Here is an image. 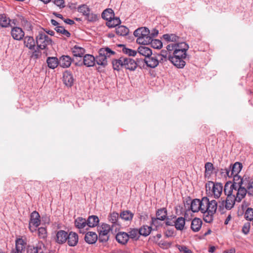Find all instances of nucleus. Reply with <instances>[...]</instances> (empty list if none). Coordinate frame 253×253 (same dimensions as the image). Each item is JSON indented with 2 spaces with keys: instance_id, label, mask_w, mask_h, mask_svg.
<instances>
[{
  "instance_id": "f257e3e1",
  "label": "nucleus",
  "mask_w": 253,
  "mask_h": 253,
  "mask_svg": "<svg viewBox=\"0 0 253 253\" xmlns=\"http://www.w3.org/2000/svg\"><path fill=\"white\" fill-rule=\"evenodd\" d=\"M224 192L227 197L225 200L219 203L218 209L220 211H223L224 208L227 210H231L233 208L235 202H240L246 196L244 190L237 191L236 189H231L228 185L224 186Z\"/></svg>"
},
{
  "instance_id": "f03ea898",
  "label": "nucleus",
  "mask_w": 253,
  "mask_h": 253,
  "mask_svg": "<svg viewBox=\"0 0 253 253\" xmlns=\"http://www.w3.org/2000/svg\"><path fill=\"white\" fill-rule=\"evenodd\" d=\"M217 209V203L214 200L210 201L207 197L202 198L201 212L203 214V219L207 223H211L213 215Z\"/></svg>"
},
{
  "instance_id": "7ed1b4c3",
  "label": "nucleus",
  "mask_w": 253,
  "mask_h": 253,
  "mask_svg": "<svg viewBox=\"0 0 253 253\" xmlns=\"http://www.w3.org/2000/svg\"><path fill=\"white\" fill-rule=\"evenodd\" d=\"M133 35L137 37L136 42L141 44H149L151 42L149 30L146 27L139 28L134 31Z\"/></svg>"
},
{
  "instance_id": "20e7f679",
  "label": "nucleus",
  "mask_w": 253,
  "mask_h": 253,
  "mask_svg": "<svg viewBox=\"0 0 253 253\" xmlns=\"http://www.w3.org/2000/svg\"><path fill=\"white\" fill-rule=\"evenodd\" d=\"M114 54L115 52L109 47L100 48L99 50V55L95 58V62L98 65L105 66L107 64V57Z\"/></svg>"
},
{
  "instance_id": "39448f33",
  "label": "nucleus",
  "mask_w": 253,
  "mask_h": 253,
  "mask_svg": "<svg viewBox=\"0 0 253 253\" xmlns=\"http://www.w3.org/2000/svg\"><path fill=\"white\" fill-rule=\"evenodd\" d=\"M206 189L207 191H211L212 194L215 198H219L223 191V186L220 183L208 181L206 184Z\"/></svg>"
},
{
  "instance_id": "423d86ee",
  "label": "nucleus",
  "mask_w": 253,
  "mask_h": 253,
  "mask_svg": "<svg viewBox=\"0 0 253 253\" xmlns=\"http://www.w3.org/2000/svg\"><path fill=\"white\" fill-rule=\"evenodd\" d=\"M111 230L110 226L106 223H103L97 227L98 232V240L100 242H106L109 238V234Z\"/></svg>"
},
{
  "instance_id": "0eeeda50",
  "label": "nucleus",
  "mask_w": 253,
  "mask_h": 253,
  "mask_svg": "<svg viewBox=\"0 0 253 253\" xmlns=\"http://www.w3.org/2000/svg\"><path fill=\"white\" fill-rule=\"evenodd\" d=\"M36 42L38 48L44 49L51 44L52 40L44 32L41 31L36 37Z\"/></svg>"
},
{
  "instance_id": "6e6552de",
  "label": "nucleus",
  "mask_w": 253,
  "mask_h": 253,
  "mask_svg": "<svg viewBox=\"0 0 253 253\" xmlns=\"http://www.w3.org/2000/svg\"><path fill=\"white\" fill-rule=\"evenodd\" d=\"M242 168V165L239 162H236L234 164L230 165L228 168L221 169V173H225L229 177H232L235 174L237 175L240 172Z\"/></svg>"
},
{
  "instance_id": "1a4fd4ad",
  "label": "nucleus",
  "mask_w": 253,
  "mask_h": 253,
  "mask_svg": "<svg viewBox=\"0 0 253 253\" xmlns=\"http://www.w3.org/2000/svg\"><path fill=\"white\" fill-rule=\"evenodd\" d=\"M232 177L233 178V183L227 182L225 185H228V186H229V188H231V189H236L237 191H238V190L239 191L240 190H244L245 191V195H246L247 192V189L244 186H242V183L240 182L242 178H241L238 174H235V175H233Z\"/></svg>"
},
{
  "instance_id": "9d476101",
  "label": "nucleus",
  "mask_w": 253,
  "mask_h": 253,
  "mask_svg": "<svg viewBox=\"0 0 253 253\" xmlns=\"http://www.w3.org/2000/svg\"><path fill=\"white\" fill-rule=\"evenodd\" d=\"M39 218L40 215L37 211H34L31 213L29 226V229L31 232H33L36 230V228L38 227L40 224V220Z\"/></svg>"
},
{
  "instance_id": "9b49d317",
  "label": "nucleus",
  "mask_w": 253,
  "mask_h": 253,
  "mask_svg": "<svg viewBox=\"0 0 253 253\" xmlns=\"http://www.w3.org/2000/svg\"><path fill=\"white\" fill-rule=\"evenodd\" d=\"M45 250L43 243L39 241L35 245H28L26 251L27 253H43Z\"/></svg>"
},
{
  "instance_id": "f8f14e48",
  "label": "nucleus",
  "mask_w": 253,
  "mask_h": 253,
  "mask_svg": "<svg viewBox=\"0 0 253 253\" xmlns=\"http://www.w3.org/2000/svg\"><path fill=\"white\" fill-rule=\"evenodd\" d=\"M186 58H182V57L177 56H169V60L176 67L178 68H183L186 64L185 59Z\"/></svg>"
},
{
  "instance_id": "ddd939ff",
  "label": "nucleus",
  "mask_w": 253,
  "mask_h": 253,
  "mask_svg": "<svg viewBox=\"0 0 253 253\" xmlns=\"http://www.w3.org/2000/svg\"><path fill=\"white\" fill-rule=\"evenodd\" d=\"M137 67V63L130 57L124 56V68L130 71H134Z\"/></svg>"
},
{
  "instance_id": "4468645a",
  "label": "nucleus",
  "mask_w": 253,
  "mask_h": 253,
  "mask_svg": "<svg viewBox=\"0 0 253 253\" xmlns=\"http://www.w3.org/2000/svg\"><path fill=\"white\" fill-rule=\"evenodd\" d=\"M24 32L21 28L15 27L12 28L11 35L15 40H21L24 36Z\"/></svg>"
},
{
  "instance_id": "2eb2a0df",
  "label": "nucleus",
  "mask_w": 253,
  "mask_h": 253,
  "mask_svg": "<svg viewBox=\"0 0 253 253\" xmlns=\"http://www.w3.org/2000/svg\"><path fill=\"white\" fill-rule=\"evenodd\" d=\"M78 235L75 232H70L67 234L66 241L69 246L74 247L76 246L78 243Z\"/></svg>"
},
{
  "instance_id": "dca6fc26",
  "label": "nucleus",
  "mask_w": 253,
  "mask_h": 253,
  "mask_svg": "<svg viewBox=\"0 0 253 253\" xmlns=\"http://www.w3.org/2000/svg\"><path fill=\"white\" fill-rule=\"evenodd\" d=\"M63 81L66 86L71 87L74 82L73 75L70 72H65L63 76Z\"/></svg>"
},
{
  "instance_id": "f3484780",
  "label": "nucleus",
  "mask_w": 253,
  "mask_h": 253,
  "mask_svg": "<svg viewBox=\"0 0 253 253\" xmlns=\"http://www.w3.org/2000/svg\"><path fill=\"white\" fill-rule=\"evenodd\" d=\"M144 62L148 67L152 68H154L158 65L156 54H152L151 56L145 58Z\"/></svg>"
},
{
  "instance_id": "a211bd4d",
  "label": "nucleus",
  "mask_w": 253,
  "mask_h": 253,
  "mask_svg": "<svg viewBox=\"0 0 253 253\" xmlns=\"http://www.w3.org/2000/svg\"><path fill=\"white\" fill-rule=\"evenodd\" d=\"M202 199L200 200L198 199L193 200L190 203V209L193 212L200 211L201 212Z\"/></svg>"
},
{
  "instance_id": "6ab92c4d",
  "label": "nucleus",
  "mask_w": 253,
  "mask_h": 253,
  "mask_svg": "<svg viewBox=\"0 0 253 253\" xmlns=\"http://www.w3.org/2000/svg\"><path fill=\"white\" fill-rule=\"evenodd\" d=\"M167 211L165 208H162L158 210L156 213L157 218H152V221L154 224L158 220H164L166 218Z\"/></svg>"
},
{
  "instance_id": "aec40b11",
  "label": "nucleus",
  "mask_w": 253,
  "mask_h": 253,
  "mask_svg": "<svg viewBox=\"0 0 253 253\" xmlns=\"http://www.w3.org/2000/svg\"><path fill=\"white\" fill-rule=\"evenodd\" d=\"M67 232L64 230L58 231L56 235L55 240L58 244H62L66 242Z\"/></svg>"
},
{
  "instance_id": "412c9836",
  "label": "nucleus",
  "mask_w": 253,
  "mask_h": 253,
  "mask_svg": "<svg viewBox=\"0 0 253 253\" xmlns=\"http://www.w3.org/2000/svg\"><path fill=\"white\" fill-rule=\"evenodd\" d=\"M116 239L120 244L125 245L128 241L129 236L127 233L124 232H120L117 234Z\"/></svg>"
},
{
  "instance_id": "4be33fe9",
  "label": "nucleus",
  "mask_w": 253,
  "mask_h": 253,
  "mask_svg": "<svg viewBox=\"0 0 253 253\" xmlns=\"http://www.w3.org/2000/svg\"><path fill=\"white\" fill-rule=\"evenodd\" d=\"M72 62V59L68 55H62L59 58V65L63 68L69 67Z\"/></svg>"
},
{
  "instance_id": "5701e85b",
  "label": "nucleus",
  "mask_w": 253,
  "mask_h": 253,
  "mask_svg": "<svg viewBox=\"0 0 253 253\" xmlns=\"http://www.w3.org/2000/svg\"><path fill=\"white\" fill-rule=\"evenodd\" d=\"M98 236L95 232H88L84 236V240L89 244L95 243L97 240Z\"/></svg>"
},
{
  "instance_id": "b1692460",
  "label": "nucleus",
  "mask_w": 253,
  "mask_h": 253,
  "mask_svg": "<svg viewBox=\"0 0 253 253\" xmlns=\"http://www.w3.org/2000/svg\"><path fill=\"white\" fill-rule=\"evenodd\" d=\"M95 62V57L91 54H86L83 58V64L86 67H92Z\"/></svg>"
},
{
  "instance_id": "393cba45",
  "label": "nucleus",
  "mask_w": 253,
  "mask_h": 253,
  "mask_svg": "<svg viewBox=\"0 0 253 253\" xmlns=\"http://www.w3.org/2000/svg\"><path fill=\"white\" fill-rule=\"evenodd\" d=\"M75 225L80 229V232H82V230L87 226L86 220L83 217H78L75 221Z\"/></svg>"
},
{
  "instance_id": "a878e982",
  "label": "nucleus",
  "mask_w": 253,
  "mask_h": 253,
  "mask_svg": "<svg viewBox=\"0 0 253 253\" xmlns=\"http://www.w3.org/2000/svg\"><path fill=\"white\" fill-rule=\"evenodd\" d=\"M202 225V221L198 218H195L192 221L191 228L194 232H198L200 230Z\"/></svg>"
},
{
  "instance_id": "bb28decb",
  "label": "nucleus",
  "mask_w": 253,
  "mask_h": 253,
  "mask_svg": "<svg viewBox=\"0 0 253 253\" xmlns=\"http://www.w3.org/2000/svg\"><path fill=\"white\" fill-rule=\"evenodd\" d=\"M99 222V219L96 215L89 216L87 220V226L89 227H94L96 226Z\"/></svg>"
},
{
  "instance_id": "cd10ccee",
  "label": "nucleus",
  "mask_w": 253,
  "mask_h": 253,
  "mask_svg": "<svg viewBox=\"0 0 253 253\" xmlns=\"http://www.w3.org/2000/svg\"><path fill=\"white\" fill-rule=\"evenodd\" d=\"M46 63L49 68L54 69L59 65V60L55 57H49L47 58Z\"/></svg>"
},
{
  "instance_id": "c85d7f7f",
  "label": "nucleus",
  "mask_w": 253,
  "mask_h": 253,
  "mask_svg": "<svg viewBox=\"0 0 253 253\" xmlns=\"http://www.w3.org/2000/svg\"><path fill=\"white\" fill-rule=\"evenodd\" d=\"M72 51L74 56L82 57L85 53V50L84 48L76 45L72 48Z\"/></svg>"
},
{
  "instance_id": "c756f323",
  "label": "nucleus",
  "mask_w": 253,
  "mask_h": 253,
  "mask_svg": "<svg viewBox=\"0 0 253 253\" xmlns=\"http://www.w3.org/2000/svg\"><path fill=\"white\" fill-rule=\"evenodd\" d=\"M138 52L145 57V58H147L148 56H150L152 54V50L146 46H140L137 49Z\"/></svg>"
},
{
  "instance_id": "7c9ffc66",
  "label": "nucleus",
  "mask_w": 253,
  "mask_h": 253,
  "mask_svg": "<svg viewBox=\"0 0 253 253\" xmlns=\"http://www.w3.org/2000/svg\"><path fill=\"white\" fill-rule=\"evenodd\" d=\"M112 65L113 69L115 70L119 71L122 68H124V56L113 60Z\"/></svg>"
},
{
  "instance_id": "2f4dec72",
  "label": "nucleus",
  "mask_w": 253,
  "mask_h": 253,
  "mask_svg": "<svg viewBox=\"0 0 253 253\" xmlns=\"http://www.w3.org/2000/svg\"><path fill=\"white\" fill-rule=\"evenodd\" d=\"M185 224V218L182 217H179L174 220V225L176 229L178 230H182Z\"/></svg>"
},
{
  "instance_id": "473e14b6",
  "label": "nucleus",
  "mask_w": 253,
  "mask_h": 253,
  "mask_svg": "<svg viewBox=\"0 0 253 253\" xmlns=\"http://www.w3.org/2000/svg\"><path fill=\"white\" fill-rule=\"evenodd\" d=\"M134 214L129 211H124L121 212L120 217L125 221H131L133 217Z\"/></svg>"
},
{
  "instance_id": "72a5a7b5",
  "label": "nucleus",
  "mask_w": 253,
  "mask_h": 253,
  "mask_svg": "<svg viewBox=\"0 0 253 253\" xmlns=\"http://www.w3.org/2000/svg\"><path fill=\"white\" fill-rule=\"evenodd\" d=\"M24 43L30 49H34L35 47V42L32 37L26 36L24 39Z\"/></svg>"
},
{
  "instance_id": "f704fd0d",
  "label": "nucleus",
  "mask_w": 253,
  "mask_h": 253,
  "mask_svg": "<svg viewBox=\"0 0 253 253\" xmlns=\"http://www.w3.org/2000/svg\"><path fill=\"white\" fill-rule=\"evenodd\" d=\"M164 39L167 42H171L176 43L179 42L180 38L178 36H176L174 34H164L163 36Z\"/></svg>"
},
{
  "instance_id": "c9c22d12",
  "label": "nucleus",
  "mask_w": 253,
  "mask_h": 253,
  "mask_svg": "<svg viewBox=\"0 0 253 253\" xmlns=\"http://www.w3.org/2000/svg\"><path fill=\"white\" fill-rule=\"evenodd\" d=\"M25 247L24 241L22 239H19L16 241V252L13 251L12 253H22Z\"/></svg>"
},
{
  "instance_id": "e433bc0d",
  "label": "nucleus",
  "mask_w": 253,
  "mask_h": 253,
  "mask_svg": "<svg viewBox=\"0 0 253 253\" xmlns=\"http://www.w3.org/2000/svg\"><path fill=\"white\" fill-rule=\"evenodd\" d=\"M114 16L113 10L111 8H108L103 11L102 13V17L103 19L108 21Z\"/></svg>"
},
{
  "instance_id": "4c0bfd02",
  "label": "nucleus",
  "mask_w": 253,
  "mask_h": 253,
  "mask_svg": "<svg viewBox=\"0 0 253 253\" xmlns=\"http://www.w3.org/2000/svg\"><path fill=\"white\" fill-rule=\"evenodd\" d=\"M116 33L119 36H125L128 34L129 30L125 26H119L116 28Z\"/></svg>"
},
{
  "instance_id": "58836bf2",
  "label": "nucleus",
  "mask_w": 253,
  "mask_h": 253,
  "mask_svg": "<svg viewBox=\"0 0 253 253\" xmlns=\"http://www.w3.org/2000/svg\"><path fill=\"white\" fill-rule=\"evenodd\" d=\"M10 20L4 14H0V25L2 27H7L9 26Z\"/></svg>"
},
{
  "instance_id": "ea45409f",
  "label": "nucleus",
  "mask_w": 253,
  "mask_h": 253,
  "mask_svg": "<svg viewBox=\"0 0 253 253\" xmlns=\"http://www.w3.org/2000/svg\"><path fill=\"white\" fill-rule=\"evenodd\" d=\"M121 24V20L118 17H114V16L107 21V26L110 28H113Z\"/></svg>"
},
{
  "instance_id": "a19ab883",
  "label": "nucleus",
  "mask_w": 253,
  "mask_h": 253,
  "mask_svg": "<svg viewBox=\"0 0 253 253\" xmlns=\"http://www.w3.org/2000/svg\"><path fill=\"white\" fill-rule=\"evenodd\" d=\"M188 48V45L185 42H180V40L179 42L175 43V50L177 49L180 51L182 50L183 51L186 52Z\"/></svg>"
},
{
  "instance_id": "79ce46f5",
  "label": "nucleus",
  "mask_w": 253,
  "mask_h": 253,
  "mask_svg": "<svg viewBox=\"0 0 253 253\" xmlns=\"http://www.w3.org/2000/svg\"><path fill=\"white\" fill-rule=\"evenodd\" d=\"M151 231V227L147 225H143L140 228L139 233L140 235L147 236L150 234Z\"/></svg>"
},
{
  "instance_id": "37998d69",
  "label": "nucleus",
  "mask_w": 253,
  "mask_h": 253,
  "mask_svg": "<svg viewBox=\"0 0 253 253\" xmlns=\"http://www.w3.org/2000/svg\"><path fill=\"white\" fill-rule=\"evenodd\" d=\"M120 46L123 47V52L129 56H135L137 54L136 51L126 48L124 45L120 44Z\"/></svg>"
},
{
  "instance_id": "c03bdc74",
  "label": "nucleus",
  "mask_w": 253,
  "mask_h": 253,
  "mask_svg": "<svg viewBox=\"0 0 253 253\" xmlns=\"http://www.w3.org/2000/svg\"><path fill=\"white\" fill-rule=\"evenodd\" d=\"M119 214L117 212H113L109 216V220L112 223L118 225Z\"/></svg>"
},
{
  "instance_id": "a18cd8bd",
  "label": "nucleus",
  "mask_w": 253,
  "mask_h": 253,
  "mask_svg": "<svg viewBox=\"0 0 253 253\" xmlns=\"http://www.w3.org/2000/svg\"><path fill=\"white\" fill-rule=\"evenodd\" d=\"M128 235L129 236V238H130L131 239L137 240L139 237L140 234L139 233V230L135 229H133L129 232Z\"/></svg>"
},
{
  "instance_id": "49530a36",
  "label": "nucleus",
  "mask_w": 253,
  "mask_h": 253,
  "mask_svg": "<svg viewBox=\"0 0 253 253\" xmlns=\"http://www.w3.org/2000/svg\"><path fill=\"white\" fill-rule=\"evenodd\" d=\"M55 30L57 33L62 34L66 37H69L71 36L70 33L62 26H57Z\"/></svg>"
},
{
  "instance_id": "de8ad7c7",
  "label": "nucleus",
  "mask_w": 253,
  "mask_h": 253,
  "mask_svg": "<svg viewBox=\"0 0 253 253\" xmlns=\"http://www.w3.org/2000/svg\"><path fill=\"white\" fill-rule=\"evenodd\" d=\"M78 11L79 12L82 13L85 16L90 12V9L86 5L82 4L78 7Z\"/></svg>"
},
{
  "instance_id": "09e8293b",
  "label": "nucleus",
  "mask_w": 253,
  "mask_h": 253,
  "mask_svg": "<svg viewBox=\"0 0 253 253\" xmlns=\"http://www.w3.org/2000/svg\"><path fill=\"white\" fill-rule=\"evenodd\" d=\"M244 216L247 220L251 221L253 218V209L248 208L245 212Z\"/></svg>"
},
{
  "instance_id": "8fccbe9b",
  "label": "nucleus",
  "mask_w": 253,
  "mask_h": 253,
  "mask_svg": "<svg viewBox=\"0 0 253 253\" xmlns=\"http://www.w3.org/2000/svg\"><path fill=\"white\" fill-rule=\"evenodd\" d=\"M150 43H151L152 46L154 48H161L162 47V42L159 40H153L151 38Z\"/></svg>"
},
{
  "instance_id": "3c124183",
  "label": "nucleus",
  "mask_w": 253,
  "mask_h": 253,
  "mask_svg": "<svg viewBox=\"0 0 253 253\" xmlns=\"http://www.w3.org/2000/svg\"><path fill=\"white\" fill-rule=\"evenodd\" d=\"M38 234L39 238L44 239L47 235L46 229L44 227L39 228L38 230Z\"/></svg>"
},
{
  "instance_id": "603ef678",
  "label": "nucleus",
  "mask_w": 253,
  "mask_h": 253,
  "mask_svg": "<svg viewBox=\"0 0 253 253\" xmlns=\"http://www.w3.org/2000/svg\"><path fill=\"white\" fill-rule=\"evenodd\" d=\"M86 19L90 22H94L97 20L98 16L96 14L89 12L87 15H85Z\"/></svg>"
},
{
  "instance_id": "864d4df0",
  "label": "nucleus",
  "mask_w": 253,
  "mask_h": 253,
  "mask_svg": "<svg viewBox=\"0 0 253 253\" xmlns=\"http://www.w3.org/2000/svg\"><path fill=\"white\" fill-rule=\"evenodd\" d=\"M173 56H177L178 55V57H182V58H186L187 57V54L186 52L183 51L182 50H174L173 52Z\"/></svg>"
},
{
  "instance_id": "5fc2aeb1",
  "label": "nucleus",
  "mask_w": 253,
  "mask_h": 253,
  "mask_svg": "<svg viewBox=\"0 0 253 253\" xmlns=\"http://www.w3.org/2000/svg\"><path fill=\"white\" fill-rule=\"evenodd\" d=\"M39 48H37V50H35V51H33L31 55V58H33L34 59H37L38 58H40L42 55V52L39 50Z\"/></svg>"
},
{
  "instance_id": "6e6d98bb",
  "label": "nucleus",
  "mask_w": 253,
  "mask_h": 253,
  "mask_svg": "<svg viewBox=\"0 0 253 253\" xmlns=\"http://www.w3.org/2000/svg\"><path fill=\"white\" fill-rule=\"evenodd\" d=\"M251 181L250 179V177L248 176H244L243 178H242L240 182L242 183V186L244 185L245 186H247L249 185V183L251 182Z\"/></svg>"
},
{
  "instance_id": "4d7b16f0",
  "label": "nucleus",
  "mask_w": 253,
  "mask_h": 253,
  "mask_svg": "<svg viewBox=\"0 0 253 253\" xmlns=\"http://www.w3.org/2000/svg\"><path fill=\"white\" fill-rule=\"evenodd\" d=\"M178 249L180 252L183 253H193L192 251L185 246H178Z\"/></svg>"
},
{
  "instance_id": "13d9d810",
  "label": "nucleus",
  "mask_w": 253,
  "mask_h": 253,
  "mask_svg": "<svg viewBox=\"0 0 253 253\" xmlns=\"http://www.w3.org/2000/svg\"><path fill=\"white\" fill-rule=\"evenodd\" d=\"M205 174H206L208 172H211L213 167V165L210 162H208L206 163L205 165Z\"/></svg>"
},
{
  "instance_id": "bf43d9fd",
  "label": "nucleus",
  "mask_w": 253,
  "mask_h": 253,
  "mask_svg": "<svg viewBox=\"0 0 253 253\" xmlns=\"http://www.w3.org/2000/svg\"><path fill=\"white\" fill-rule=\"evenodd\" d=\"M246 189L247 191V193L249 195L253 196V181L249 183V185H248Z\"/></svg>"
},
{
  "instance_id": "052dcab7",
  "label": "nucleus",
  "mask_w": 253,
  "mask_h": 253,
  "mask_svg": "<svg viewBox=\"0 0 253 253\" xmlns=\"http://www.w3.org/2000/svg\"><path fill=\"white\" fill-rule=\"evenodd\" d=\"M250 229V223L249 222L246 223L244 224L242 228V232L245 234L247 235L249 233Z\"/></svg>"
},
{
  "instance_id": "680f3d73",
  "label": "nucleus",
  "mask_w": 253,
  "mask_h": 253,
  "mask_svg": "<svg viewBox=\"0 0 253 253\" xmlns=\"http://www.w3.org/2000/svg\"><path fill=\"white\" fill-rule=\"evenodd\" d=\"M52 2L57 6L60 8H63L65 6V1L64 0H52Z\"/></svg>"
},
{
  "instance_id": "e2e57ef3",
  "label": "nucleus",
  "mask_w": 253,
  "mask_h": 253,
  "mask_svg": "<svg viewBox=\"0 0 253 253\" xmlns=\"http://www.w3.org/2000/svg\"><path fill=\"white\" fill-rule=\"evenodd\" d=\"M159 55V57H165L169 58V56L171 55L170 53H169L167 50H162L161 51L160 54H158Z\"/></svg>"
},
{
  "instance_id": "0e129e2a",
  "label": "nucleus",
  "mask_w": 253,
  "mask_h": 253,
  "mask_svg": "<svg viewBox=\"0 0 253 253\" xmlns=\"http://www.w3.org/2000/svg\"><path fill=\"white\" fill-rule=\"evenodd\" d=\"M175 43H171L168 44L167 46V51L169 53H170V51H173V50L174 51L175 50Z\"/></svg>"
},
{
  "instance_id": "69168bd1",
  "label": "nucleus",
  "mask_w": 253,
  "mask_h": 253,
  "mask_svg": "<svg viewBox=\"0 0 253 253\" xmlns=\"http://www.w3.org/2000/svg\"><path fill=\"white\" fill-rule=\"evenodd\" d=\"M176 216H174L172 218L170 219L169 217L166 218V224L167 225L173 226L174 225V220H173L172 219L175 218Z\"/></svg>"
},
{
  "instance_id": "338daca9",
  "label": "nucleus",
  "mask_w": 253,
  "mask_h": 253,
  "mask_svg": "<svg viewBox=\"0 0 253 253\" xmlns=\"http://www.w3.org/2000/svg\"><path fill=\"white\" fill-rule=\"evenodd\" d=\"M156 56H157V58L158 60V64L159 63V62L160 63H163L165 61H167L168 59V58L167 57H159V55L158 54H156Z\"/></svg>"
},
{
  "instance_id": "774afa93",
  "label": "nucleus",
  "mask_w": 253,
  "mask_h": 253,
  "mask_svg": "<svg viewBox=\"0 0 253 253\" xmlns=\"http://www.w3.org/2000/svg\"><path fill=\"white\" fill-rule=\"evenodd\" d=\"M158 33H159L158 30L157 29H154L152 31V32L151 33H150V35L151 36L152 39H153V38L156 37L158 35Z\"/></svg>"
}]
</instances>
